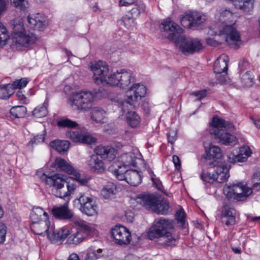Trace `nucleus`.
I'll return each mask as SVG.
<instances>
[{
    "label": "nucleus",
    "instance_id": "obj_9",
    "mask_svg": "<svg viewBox=\"0 0 260 260\" xmlns=\"http://www.w3.org/2000/svg\"><path fill=\"white\" fill-rule=\"evenodd\" d=\"M77 228L68 239L70 244L78 245L83 242L89 235L92 233L93 229L84 221H77L75 223Z\"/></svg>",
    "mask_w": 260,
    "mask_h": 260
},
{
    "label": "nucleus",
    "instance_id": "obj_35",
    "mask_svg": "<svg viewBox=\"0 0 260 260\" xmlns=\"http://www.w3.org/2000/svg\"><path fill=\"white\" fill-rule=\"evenodd\" d=\"M127 121L133 128L136 127L140 122V116L134 111H129L126 115Z\"/></svg>",
    "mask_w": 260,
    "mask_h": 260
},
{
    "label": "nucleus",
    "instance_id": "obj_47",
    "mask_svg": "<svg viewBox=\"0 0 260 260\" xmlns=\"http://www.w3.org/2000/svg\"><path fill=\"white\" fill-rule=\"evenodd\" d=\"M251 182L253 189L258 190L260 189V172H256L253 175Z\"/></svg>",
    "mask_w": 260,
    "mask_h": 260
},
{
    "label": "nucleus",
    "instance_id": "obj_19",
    "mask_svg": "<svg viewBox=\"0 0 260 260\" xmlns=\"http://www.w3.org/2000/svg\"><path fill=\"white\" fill-rule=\"evenodd\" d=\"M51 212L55 218L60 220H69L74 216L73 212L69 209L67 204L60 206H54Z\"/></svg>",
    "mask_w": 260,
    "mask_h": 260
},
{
    "label": "nucleus",
    "instance_id": "obj_45",
    "mask_svg": "<svg viewBox=\"0 0 260 260\" xmlns=\"http://www.w3.org/2000/svg\"><path fill=\"white\" fill-rule=\"evenodd\" d=\"M97 139L90 134H82L80 143L86 144H92L96 142Z\"/></svg>",
    "mask_w": 260,
    "mask_h": 260
},
{
    "label": "nucleus",
    "instance_id": "obj_12",
    "mask_svg": "<svg viewBox=\"0 0 260 260\" xmlns=\"http://www.w3.org/2000/svg\"><path fill=\"white\" fill-rule=\"evenodd\" d=\"M91 71L93 74V79L97 84H109L110 78L109 68L105 62L99 61L95 62L90 66Z\"/></svg>",
    "mask_w": 260,
    "mask_h": 260
},
{
    "label": "nucleus",
    "instance_id": "obj_51",
    "mask_svg": "<svg viewBox=\"0 0 260 260\" xmlns=\"http://www.w3.org/2000/svg\"><path fill=\"white\" fill-rule=\"evenodd\" d=\"M122 169V167H119V169L114 170L113 174L118 180L126 181L125 171L126 170H123Z\"/></svg>",
    "mask_w": 260,
    "mask_h": 260
},
{
    "label": "nucleus",
    "instance_id": "obj_17",
    "mask_svg": "<svg viewBox=\"0 0 260 260\" xmlns=\"http://www.w3.org/2000/svg\"><path fill=\"white\" fill-rule=\"evenodd\" d=\"M251 154L250 148L248 146H244L233 150L227 156V161L235 164L238 162H244Z\"/></svg>",
    "mask_w": 260,
    "mask_h": 260
},
{
    "label": "nucleus",
    "instance_id": "obj_13",
    "mask_svg": "<svg viewBox=\"0 0 260 260\" xmlns=\"http://www.w3.org/2000/svg\"><path fill=\"white\" fill-rule=\"evenodd\" d=\"M18 26L21 27V30L20 31L16 32L17 26H15L14 34L12 37V42L10 45L11 48L13 50H22V47H27L36 41V37L32 35L31 36L23 35L24 29L22 26L20 25Z\"/></svg>",
    "mask_w": 260,
    "mask_h": 260
},
{
    "label": "nucleus",
    "instance_id": "obj_32",
    "mask_svg": "<svg viewBox=\"0 0 260 260\" xmlns=\"http://www.w3.org/2000/svg\"><path fill=\"white\" fill-rule=\"evenodd\" d=\"M169 208L170 206L168 202L160 198L153 212L158 214H166L168 213Z\"/></svg>",
    "mask_w": 260,
    "mask_h": 260
},
{
    "label": "nucleus",
    "instance_id": "obj_22",
    "mask_svg": "<svg viewBox=\"0 0 260 260\" xmlns=\"http://www.w3.org/2000/svg\"><path fill=\"white\" fill-rule=\"evenodd\" d=\"M46 234L49 239L52 242H57L60 240H63L69 235V230L61 229L56 230L53 225L49 226V230Z\"/></svg>",
    "mask_w": 260,
    "mask_h": 260
},
{
    "label": "nucleus",
    "instance_id": "obj_41",
    "mask_svg": "<svg viewBox=\"0 0 260 260\" xmlns=\"http://www.w3.org/2000/svg\"><path fill=\"white\" fill-rule=\"evenodd\" d=\"M242 85L245 87L251 86L253 83V78L251 71H247L241 77Z\"/></svg>",
    "mask_w": 260,
    "mask_h": 260
},
{
    "label": "nucleus",
    "instance_id": "obj_34",
    "mask_svg": "<svg viewBox=\"0 0 260 260\" xmlns=\"http://www.w3.org/2000/svg\"><path fill=\"white\" fill-rule=\"evenodd\" d=\"M48 106V100L46 99L42 106L36 107L32 112V114L37 118L45 117L47 115Z\"/></svg>",
    "mask_w": 260,
    "mask_h": 260
},
{
    "label": "nucleus",
    "instance_id": "obj_23",
    "mask_svg": "<svg viewBox=\"0 0 260 260\" xmlns=\"http://www.w3.org/2000/svg\"><path fill=\"white\" fill-rule=\"evenodd\" d=\"M212 168H214L215 181L221 183L226 181L230 176L229 168L223 162H220L216 166H212Z\"/></svg>",
    "mask_w": 260,
    "mask_h": 260
},
{
    "label": "nucleus",
    "instance_id": "obj_46",
    "mask_svg": "<svg viewBox=\"0 0 260 260\" xmlns=\"http://www.w3.org/2000/svg\"><path fill=\"white\" fill-rule=\"evenodd\" d=\"M180 22L181 25L184 27L194 28L191 20L190 13L183 15L180 19Z\"/></svg>",
    "mask_w": 260,
    "mask_h": 260
},
{
    "label": "nucleus",
    "instance_id": "obj_55",
    "mask_svg": "<svg viewBox=\"0 0 260 260\" xmlns=\"http://www.w3.org/2000/svg\"><path fill=\"white\" fill-rule=\"evenodd\" d=\"M87 256L89 259L93 260L96 259L101 256V255H99L96 253V250L92 249V248H90L88 250Z\"/></svg>",
    "mask_w": 260,
    "mask_h": 260
},
{
    "label": "nucleus",
    "instance_id": "obj_5",
    "mask_svg": "<svg viewBox=\"0 0 260 260\" xmlns=\"http://www.w3.org/2000/svg\"><path fill=\"white\" fill-rule=\"evenodd\" d=\"M223 190L228 199L237 201H244L252 193L251 189L246 188L241 183L226 185Z\"/></svg>",
    "mask_w": 260,
    "mask_h": 260
},
{
    "label": "nucleus",
    "instance_id": "obj_14",
    "mask_svg": "<svg viewBox=\"0 0 260 260\" xmlns=\"http://www.w3.org/2000/svg\"><path fill=\"white\" fill-rule=\"evenodd\" d=\"M219 35H224L225 41L231 47L237 49L241 43L239 32L233 25H225L220 30Z\"/></svg>",
    "mask_w": 260,
    "mask_h": 260
},
{
    "label": "nucleus",
    "instance_id": "obj_26",
    "mask_svg": "<svg viewBox=\"0 0 260 260\" xmlns=\"http://www.w3.org/2000/svg\"><path fill=\"white\" fill-rule=\"evenodd\" d=\"M228 56L222 54L216 60L214 65V71L216 74L227 73L228 70Z\"/></svg>",
    "mask_w": 260,
    "mask_h": 260
},
{
    "label": "nucleus",
    "instance_id": "obj_4",
    "mask_svg": "<svg viewBox=\"0 0 260 260\" xmlns=\"http://www.w3.org/2000/svg\"><path fill=\"white\" fill-rule=\"evenodd\" d=\"M94 96L90 91H82L73 93L70 97L71 105L75 109L85 112L91 109Z\"/></svg>",
    "mask_w": 260,
    "mask_h": 260
},
{
    "label": "nucleus",
    "instance_id": "obj_1",
    "mask_svg": "<svg viewBox=\"0 0 260 260\" xmlns=\"http://www.w3.org/2000/svg\"><path fill=\"white\" fill-rule=\"evenodd\" d=\"M161 25V29L166 33V37L169 40H175L176 47L184 55L193 54L202 49V44L199 39L181 35L183 29L172 20L166 19Z\"/></svg>",
    "mask_w": 260,
    "mask_h": 260
},
{
    "label": "nucleus",
    "instance_id": "obj_25",
    "mask_svg": "<svg viewBox=\"0 0 260 260\" xmlns=\"http://www.w3.org/2000/svg\"><path fill=\"white\" fill-rule=\"evenodd\" d=\"M27 21L31 28L40 31L43 30L46 24L45 18L39 13L29 15Z\"/></svg>",
    "mask_w": 260,
    "mask_h": 260
},
{
    "label": "nucleus",
    "instance_id": "obj_60",
    "mask_svg": "<svg viewBox=\"0 0 260 260\" xmlns=\"http://www.w3.org/2000/svg\"><path fill=\"white\" fill-rule=\"evenodd\" d=\"M193 95L198 97V99L200 100L202 99L205 98L207 95L206 90H202L195 91L192 93Z\"/></svg>",
    "mask_w": 260,
    "mask_h": 260
},
{
    "label": "nucleus",
    "instance_id": "obj_30",
    "mask_svg": "<svg viewBox=\"0 0 260 260\" xmlns=\"http://www.w3.org/2000/svg\"><path fill=\"white\" fill-rule=\"evenodd\" d=\"M30 218L31 221H39L48 219V214L39 207H35L31 212Z\"/></svg>",
    "mask_w": 260,
    "mask_h": 260
},
{
    "label": "nucleus",
    "instance_id": "obj_61",
    "mask_svg": "<svg viewBox=\"0 0 260 260\" xmlns=\"http://www.w3.org/2000/svg\"><path fill=\"white\" fill-rule=\"evenodd\" d=\"M239 67L240 71L241 72L248 69L249 67V64L248 61L243 60L239 62Z\"/></svg>",
    "mask_w": 260,
    "mask_h": 260
},
{
    "label": "nucleus",
    "instance_id": "obj_44",
    "mask_svg": "<svg viewBox=\"0 0 260 260\" xmlns=\"http://www.w3.org/2000/svg\"><path fill=\"white\" fill-rule=\"evenodd\" d=\"M82 134L78 131H68L66 133V137L70 139L73 142H79Z\"/></svg>",
    "mask_w": 260,
    "mask_h": 260
},
{
    "label": "nucleus",
    "instance_id": "obj_6",
    "mask_svg": "<svg viewBox=\"0 0 260 260\" xmlns=\"http://www.w3.org/2000/svg\"><path fill=\"white\" fill-rule=\"evenodd\" d=\"M36 176L46 184L50 187H53L55 195L59 198V192L61 193L63 188L64 187V185L67 183L62 175L59 174H55L48 176L41 171H38L36 172Z\"/></svg>",
    "mask_w": 260,
    "mask_h": 260
},
{
    "label": "nucleus",
    "instance_id": "obj_59",
    "mask_svg": "<svg viewBox=\"0 0 260 260\" xmlns=\"http://www.w3.org/2000/svg\"><path fill=\"white\" fill-rule=\"evenodd\" d=\"M155 187L159 190L162 191L163 186L162 183L158 178H152L151 179Z\"/></svg>",
    "mask_w": 260,
    "mask_h": 260
},
{
    "label": "nucleus",
    "instance_id": "obj_11",
    "mask_svg": "<svg viewBox=\"0 0 260 260\" xmlns=\"http://www.w3.org/2000/svg\"><path fill=\"white\" fill-rule=\"evenodd\" d=\"M174 229L173 220L160 218L149 229L148 238L155 242L167 230Z\"/></svg>",
    "mask_w": 260,
    "mask_h": 260
},
{
    "label": "nucleus",
    "instance_id": "obj_56",
    "mask_svg": "<svg viewBox=\"0 0 260 260\" xmlns=\"http://www.w3.org/2000/svg\"><path fill=\"white\" fill-rule=\"evenodd\" d=\"M6 233V226L4 224L0 223V243L5 241Z\"/></svg>",
    "mask_w": 260,
    "mask_h": 260
},
{
    "label": "nucleus",
    "instance_id": "obj_64",
    "mask_svg": "<svg viewBox=\"0 0 260 260\" xmlns=\"http://www.w3.org/2000/svg\"><path fill=\"white\" fill-rule=\"evenodd\" d=\"M136 0H120L119 5L121 6H128L135 3Z\"/></svg>",
    "mask_w": 260,
    "mask_h": 260
},
{
    "label": "nucleus",
    "instance_id": "obj_49",
    "mask_svg": "<svg viewBox=\"0 0 260 260\" xmlns=\"http://www.w3.org/2000/svg\"><path fill=\"white\" fill-rule=\"evenodd\" d=\"M28 82V80L26 78H21V79L17 80L13 82L11 84L12 87L13 88H21L26 86Z\"/></svg>",
    "mask_w": 260,
    "mask_h": 260
},
{
    "label": "nucleus",
    "instance_id": "obj_21",
    "mask_svg": "<svg viewBox=\"0 0 260 260\" xmlns=\"http://www.w3.org/2000/svg\"><path fill=\"white\" fill-rule=\"evenodd\" d=\"M174 229L167 230L157 240L155 243L161 247H171L175 246L176 243V238L173 236Z\"/></svg>",
    "mask_w": 260,
    "mask_h": 260
},
{
    "label": "nucleus",
    "instance_id": "obj_38",
    "mask_svg": "<svg viewBox=\"0 0 260 260\" xmlns=\"http://www.w3.org/2000/svg\"><path fill=\"white\" fill-rule=\"evenodd\" d=\"M26 108L23 106L13 107L10 110L11 116L14 118L23 117L26 113Z\"/></svg>",
    "mask_w": 260,
    "mask_h": 260
},
{
    "label": "nucleus",
    "instance_id": "obj_8",
    "mask_svg": "<svg viewBox=\"0 0 260 260\" xmlns=\"http://www.w3.org/2000/svg\"><path fill=\"white\" fill-rule=\"evenodd\" d=\"M79 206L80 211L88 215L93 216L98 213V208L92 198L85 192H80L74 201Z\"/></svg>",
    "mask_w": 260,
    "mask_h": 260
},
{
    "label": "nucleus",
    "instance_id": "obj_20",
    "mask_svg": "<svg viewBox=\"0 0 260 260\" xmlns=\"http://www.w3.org/2000/svg\"><path fill=\"white\" fill-rule=\"evenodd\" d=\"M236 211L228 205L223 206L221 213V220L222 223L227 226L232 225L236 223Z\"/></svg>",
    "mask_w": 260,
    "mask_h": 260
},
{
    "label": "nucleus",
    "instance_id": "obj_40",
    "mask_svg": "<svg viewBox=\"0 0 260 260\" xmlns=\"http://www.w3.org/2000/svg\"><path fill=\"white\" fill-rule=\"evenodd\" d=\"M57 124L61 127L75 128L78 126V123L67 118H63L57 121Z\"/></svg>",
    "mask_w": 260,
    "mask_h": 260
},
{
    "label": "nucleus",
    "instance_id": "obj_28",
    "mask_svg": "<svg viewBox=\"0 0 260 260\" xmlns=\"http://www.w3.org/2000/svg\"><path fill=\"white\" fill-rule=\"evenodd\" d=\"M117 192L116 185L111 182H108L101 190V195L106 199H112Z\"/></svg>",
    "mask_w": 260,
    "mask_h": 260
},
{
    "label": "nucleus",
    "instance_id": "obj_42",
    "mask_svg": "<svg viewBox=\"0 0 260 260\" xmlns=\"http://www.w3.org/2000/svg\"><path fill=\"white\" fill-rule=\"evenodd\" d=\"M201 178L204 182L213 183L215 181V172L214 171L211 172V170L203 171L201 174Z\"/></svg>",
    "mask_w": 260,
    "mask_h": 260
},
{
    "label": "nucleus",
    "instance_id": "obj_31",
    "mask_svg": "<svg viewBox=\"0 0 260 260\" xmlns=\"http://www.w3.org/2000/svg\"><path fill=\"white\" fill-rule=\"evenodd\" d=\"M105 114V111L102 108L92 107L90 112L91 118L97 123H102Z\"/></svg>",
    "mask_w": 260,
    "mask_h": 260
},
{
    "label": "nucleus",
    "instance_id": "obj_62",
    "mask_svg": "<svg viewBox=\"0 0 260 260\" xmlns=\"http://www.w3.org/2000/svg\"><path fill=\"white\" fill-rule=\"evenodd\" d=\"M173 161L175 166V168L177 170H179L181 167V161L179 157L175 155H173Z\"/></svg>",
    "mask_w": 260,
    "mask_h": 260
},
{
    "label": "nucleus",
    "instance_id": "obj_48",
    "mask_svg": "<svg viewBox=\"0 0 260 260\" xmlns=\"http://www.w3.org/2000/svg\"><path fill=\"white\" fill-rule=\"evenodd\" d=\"M135 94H134V92L133 90L130 88L126 93V98L125 99V102L126 103L129 104L130 105H133L135 102L140 100L139 99H135Z\"/></svg>",
    "mask_w": 260,
    "mask_h": 260
},
{
    "label": "nucleus",
    "instance_id": "obj_18",
    "mask_svg": "<svg viewBox=\"0 0 260 260\" xmlns=\"http://www.w3.org/2000/svg\"><path fill=\"white\" fill-rule=\"evenodd\" d=\"M160 197L153 194H142L137 198V202L145 208L153 212Z\"/></svg>",
    "mask_w": 260,
    "mask_h": 260
},
{
    "label": "nucleus",
    "instance_id": "obj_36",
    "mask_svg": "<svg viewBox=\"0 0 260 260\" xmlns=\"http://www.w3.org/2000/svg\"><path fill=\"white\" fill-rule=\"evenodd\" d=\"M191 20L193 24V27L196 28L204 23L206 19L205 15H202L197 12H190Z\"/></svg>",
    "mask_w": 260,
    "mask_h": 260
},
{
    "label": "nucleus",
    "instance_id": "obj_54",
    "mask_svg": "<svg viewBox=\"0 0 260 260\" xmlns=\"http://www.w3.org/2000/svg\"><path fill=\"white\" fill-rule=\"evenodd\" d=\"M168 142L172 145L177 139V132L175 130L170 129L167 133Z\"/></svg>",
    "mask_w": 260,
    "mask_h": 260
},
{
    "label": "nucleus",
    "instance_id": "obj_10",
    "mask_svg": "<svg viewBox=\"0 0 260 260\" xmlns=\"http://www.w3.org/2000/svg\"><path fill=\"white\" fill-rule=\"evenodd\" d=\"M109 85L117 86L121 88H126L135 81V77L130 70H121L111 74L109 79Z\"/></svg>",
    "mask_w": 260,
    "mask_h": 260
},
{
    "label": "nucleus",
    "instance_id": "obj_39",
    "mask_svg": "<svg viewBox=\"0 0 260 260\" xmlns=\"http://www.w3.org/2000/svg\"><path fill=\"white\" fill-rule=\"evenodd\" d=\"M13 88L11 84H7L3 86H0V99H7L12 95Z\"/></svg>",
    "mask_w": 260,
    "mask_h": 260
},
{
    "label": "nucleus",
    "instance_id": "obj_58",
    "mask_svg": "<svg viewBox=\"0 0 260 260\" xmlns=\"http://www.w3.org/2000/svg\"><path fill=\"white\" fill-rule=\"evenodd\" d=\"M6 233V226L4 224L0 223V243L5 241Z\"/></svg>",
    "mask_w": 260,
    "mask_h": 260
},
{
    "label": "nucleus",
    "instance_id": "obj_52",
    "mask_svg": "<svg viewBox=\"0 0 260 260\" xmlns=\"http://www.w3.org/2000/svg\"><path fill=\"white\" fill-rule=\"evenodd\" d=\"M45 140L44 134L38 135L35 136L28 143L27 145L32 146L34 144H38L43 143Z\"/></svg>",
    "mask_w": 260,
    "mask_h": 260
},
{
    "label": "nucleus",
    "instance_id": "obj_16",
    "mask_svg": "<svg viewBox=\"0 0 260 260\" xmlns=\"http://www.w3.org/2000/svg\"><path fill=\"white\" fill-rule=\"evenodd\" d=\"M111 234L117 244L126 245L131 241L129 230L122 225H115L111 230Z\"/></svg>",
    "mask_w": 260,
    "mask_h": 260
},
{
    "label": "nucleus",
    "instance_id": "obj_43",
    "mask_svg": "<svg viewBox=\"0 0 260 260\" xmlns=\"http://www.w3.org/2000/svg\"><path fill=\"white\" fill-rule=\"evenodd\" d=\"M9 38L7 28L0 22V46H4Z\"/></svg>",
    "mask_w": 260,
    "mask_h": 260
},
{
    "label": "nucleus",
    "instance_id": "obj_57",
    "mask_svg": "<svg viewBox=\"0 0 260 260\" xmlns=\"http://www.w3.org/2000/svg\"><path fill=\"white\" fill-rule=\"evenodd\" d=\"M6 233V226L4 224L0 223V243L5 241Z\"/></svg>",
    "mask_w": 260,
    "mask_h": 260
},
{
    "label": "nucleus",
    "instance_id": "obj_53",
    "mask_svg": "<svg viewBox=\"0 0 260 260\" xmlns=\"http://www.w3.org/2000/svg\"><path fill=\"white\" fill-rule=\"evenodd\" d=\"M122 21L123 22V24L127 28H129L131 27L134 26L135 25L134 18L132 17L128 16V15L123 16L122 18Z\"/></svg>",
    "mask_w": 260,
    "mask_h": 260
},
{
    "label": "nucleus",
    "instance_id": "obj_29",
    "mask_svg": "<svg viewBox=\"0 0 260 260\" xmlns=\"http://www.w3.org/2000/svg\"><path fill=\"white\" fill-rule=\"evenodd\" d=\"M70 144L66 140H54L50 143V146L59 153H64L69 149Z\"/></svg>",
    "mask_w": 260,
    "mask_h": 260
},
{
    "label": "nucleus",
    "instance_id": "obj_15",
    "mask_svg": "<svg viewBox=\"0 0 260 260\" xmlns=\"http://www.w3.org/2000/svg\"><path fill=\"white\" fill-rule=\"evenodd\" d=\"M222 155V151L219 147L211 145L208 149H206V154L201 159L206 166L211 169L212 166H216L221 162L217 161V159L220 158Z\"/></svg>",
    "mask_w": 260,
    "mask_h": 260
},
{
    "label": "nucleus",
    "instance_id": "obj_27",
    "mask_svg": "<svg viewBox=\"0 0 260 260\" xmlns=\"http://www.w3.org/2000/svg\"><path fill=\"white\" fill-rule=\"evenodd\" d=\"M126 181L129 185L136 186L141 183V172L135 170H129L125 171Z\"/></svg>",
    "mask_w": 260,
    "mask_h": 260
},
{
    "label": "nucleus",
    "instance_id": "obj_2",
    "mask_svg": "<svg viewBox=\"0 0 260 260\" xmlns=\"http://www.w3.org/2000/svg\"><path fill=\"white\" fill-rule=\"evenodd\" d=\"M211 126L212 127L210 130V133L214 135L220 143L225 145H234L237 143L236 137L226 132L234 127L232 123L218 116H214Z\"/></svg>",
    "mask_w": 260,
    "mask_h": 260
},
{
    "label": "nucleus",
    "instance_id": "obj_24",
    "mask_svg": "<svg viewBox=\"0 0 260 260\" xmlns=\"http://www.w3.org/2000/svg\"><path fill=\"white\" fill-rule=\"evenodd\" d=\"M50 221L48 219L39 221H31L30 228L32 232L39 235L47 233L49 230Z\"/></svg>",
    "mask_w": 260,
    "mask_h": 260
},
{
    "label": "nucleus",
    "instance_id": "obj_3",
    "mask_svg": "<svg viewBox=\"0 0 260 260\" xmlns=\"http://www.w3.org/2000/svg\"><path fill=\"white\" fill-rule=\"evenodd\" d=\"M94 151L96 155L90 156L88 160V165L93 172H103L105 170L104 163L98 156H100L102 158L112 161L116 157L117 150L109 146L100 145L95 148Z\"/></svg>",
    "mask_w": 260,
    "mask_h": 260
},
{
    "label": "nucleus",
    "instance_id": "obj_37",
    "mask_svg": "<svg viewBox=\"0 0 260 260\" xmlns=\"http://www.w3.org/2000/svg\"><path fill=\"white\" fill-rule=\"evenodd\" d=\"M130 88L134 92V94H135L136 95L134 99L135 100L136 99H139L141 100L142 97H143L146 95V88L143 84L137 83L134 84Z\"/></svg>",
    "mask_w": 260,
    "mask_h": 260
},
{
    "label": "nucleus",
    "instance_id": "obj_7",
    "mask_svg": "<svg viewBox=\"0 0 260 260\" xmlns=\"http://www.w3.org/2000/svg\"><path fill=\"white\" fill-rule=\"evenodd\" d=\"M57 170L63 171L72 175L73 177L82 185H87L90 180L89 177L82 176L79 172L67 161L60 157H57L52 164Z\"/></svg>",
    "mask_w": 260,
    "mask_h": 260
},
{
    "label": "nucleus",
    "instance_id": "obj_63",
    "mask_svg": "<svg viewBox=\"0 0 260 260\" xmlns=\"http://www.w3.org/2000/svg\"><path fill=\"white\" fill-rule=\"evenodd\" d=\"M11 3L16 7L22 8L24 5V0H10Z\"/></svg>",
    "mask_w": 260,
    "mask_h": 260
},
{
    "label": "nucleus",
    "instance_id": "obj_33",
    "mask_svg": "<svg viewBox=\"0 0 260 260\" xmlns=\"http://www.w3.org/2000/svg\"><path fill=\"white\" fill-rule=\"evenodd\" d=\"M77 185L74 182H67L66 186L63 188L62 191L59 192V198L66 199L69 198L72 193H73L76 189Z\"/></svg>",
    "mask_w": 260,
    "mask_h": 260
},
{
    "label": "nucleus",
    "instance_id": "obj_50",
    "mask_svg": "<svg viewBox=\"0 0 260 260\" xmlns=\"http://www.w3.org/2000/svg\"><path fill=\"white\" fill-rule=\"evenodd\" d=\"M176 219L178 223L180 224V226L184 228L185 223V214L184 211L180 210L177 212L176 215Z\"/></svg>",
    "mask_w": 260,
    "mask_h": 260
}]
</instances>
